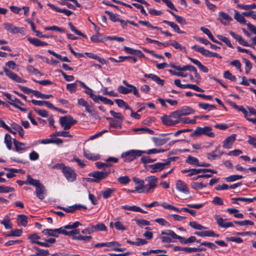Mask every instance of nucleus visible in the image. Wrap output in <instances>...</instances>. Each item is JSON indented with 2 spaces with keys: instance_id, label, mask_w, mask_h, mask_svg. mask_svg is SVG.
<instances>
[{
  "instance_id": "1",
  "label": "nucleus",
  "mask_w": 256,
  "mask_h": 256,
  "mask_svg": "<svg viewBox=\"0 0 256 256\" xmlns=\"http://www.w3.org/2000/svg\"><path fill=\"white\" fill-rule=\"evenodd\" d=\"M52 168L62 170L63 174L68 182H72L76 180V174L72 168L66 166L62 163L56 164Z\"/></svg>"
},
{
  "instance_id": "2",
  "label": "nucleus",
  "mask_w": 256,
  "mask_h": 256,
  "mask_svg": "<svg viewBox=\"0 0 256 256\" xmlns=\"http://www.w3.org/2000/svg\"><path fill=\"white\" fill-rule=\"evenodd\" d=\"M110 170H104L102 171H95L92 172L88 174L92 178H87L86 180L88 182H98L106 178V177L110 174Z\"/></svg>"
},
{
  "instance_id": "3",
  "label": "nucleus",
  "mask_w": 256,
  "mask_h": 256,
  "mask_svg": "<svg viewBox=\"0 0 256 256\" xmlns=\"http://www.w3.org/2000/svg\"><path fill=\"white\" fill-rule=\"evenodd\" d=\"M143 154V150H130L122 153L121 157L124 159V162H130L140 156Z\"/></svg>"
},
{
  "instance_id": "4",
  "label": "nucleus",
  "mask_w": 256,
  "mask_h": 256,
  "mask_svg": "<svg viewBox=\"0 0 256 256\" xmlns=\"http://www.w3.org/2000/svg\"><path fill=\"white\" fill-rule=\"evenodd\" d=\"M202 134L210 138H214V134L212 132V128L210 126H206L204 128L199 126L197 127L191 136H199Z\"/></svg>"
},
{
  "instance_id": "5",
  "label": "nucleus",
  "mask_w": 256,
  "mask_h": 256,
  "mask_svg": "<svg viewBox=\"0 0 256 256\" xmlns=\"http://www.w3.org/2000/svg\"><path fill=\"white\" fill-rule=\"evenodd\" d=\"M76 122V120H74L70 115L64 116L60 118V123L64 130H69L72 125Z\"/></svg>"
},
{
  "instance_id": "6",
  "label": "nucleus",
  "mask_w": 256,
  "mask_h": 256,
  "mask_svg": "<svg viewBox=\"0 0 256 256\" xmlns=\"http://www.w3.org/2000/svg\"><path fill=\"white\" fill-rule=\"evenodd\" d=\"M144 181L148 182L144 186V191L146 193L152 190L157 186L158 178L155 176H147L145 178Z\"/></svg>"
},
{
  "instance_id": "7",
  "label": "nucleus",
  "mask_w": 256,
  "mask_h": 256,
  "mask_svg": "<svg viewBox=\"0 0 256 256\" xmlns=\"http://www.w3.org/2000/svg\"><path fill=\"white\" fill-rule=\"evenodd\" d=\"M170 160H167L164 162H157L154 164L149 165L148 167L152 169L150 172L154 173L164 169L166 166L170 164Z\"/></svg>"
},
{
  "instance_id": "8",
  "label": "nucleus",
  "mask_w": 256,
  "mask_h": 256,
  "mask_svg": "<svg viewBox=\"0 0 256 256\" xmlns=\"http://www.w3.org/2000/svg\"><path fill=\"white\" fill-rule=\"evenodd\" d=\"M3 70L6 74L12 80L17 82H25L26 81L20 78L18 74L12 72L6 67L3 68Z\"/></svg>"
},
{
  "instance_id": "9",
  "label": "nucleus",
  "mask_w": 256,
  "mask_h": 256,
  "mask_svg": "<svg viewBox=\"0 0 256 256\" xmlns=\"http://www.w3.org/2000/svg\"><path fill=\"white\" fill-rule=\"evenodd\" d=\"M162 234L170 236L174 239L178 240L182 244H186V240L184 238L177 235L173 230H168L165 231H162Z\"/></svg>"
},
{
  "instance_id": "10",
  "label": "nucleus",
  "mask_w": 256,
  "mask_h": 256,
  "mask_svg": "<svg viewBox=\"0 0 256 256\" xmlns=\"http://www.w3.org/2000/svg\"><path fill=\"white\" fill-rule=\"evenodd\" d=\"M4 28L8 32L12 34L22 33L24 32L23 28H20L13 25L12 24L8 22H6L4 24Z\"/></svg>"
},
{
  "instance_id": "11",
  "label": "nucleus",
  "mask_w": 256,
  "mask_h": 256,
  "mask_svg": "<svg viewBox=\"0 0 256 256\" xmlns=\"http://www.w3.org/2000/svg\"><path fill=\"white\" fill-rule=\"evenodd\" d=\"M28 238L30 242L33 244H36L40 246L50 247V245L48 242H43L38 241L40 238L36 233L32 234L28 236Z\"/></svg>"
},
{
  "instance_id": "12",
  "label": "nucleus",
  "mask_w": 256,
  "mask_h": 256,
  "mask_svg": "<svg viewBox=\"0 0 256 256\" xmlns=\"http://www.w3.org/2000/svg\"><path fill=\"white\" fill-rule=\"evenodd\" d=\"M219 18L218 20L220 21L224 26H227L232 20V18L227 14L223 12H218Z\"/></svg>"
},
{
  "instance_id": "13",
  "label": "nucleus",
  "mask_w": 256,
  "mask_h": 256,
  "mask_svg": "<svg viewBox=\"0 0 256 256\" xmlns=\"http://www.w3.org/2000/svg\"><path fill=\"white\" fill-rule=\"evenodd\" d=\"M214 218L218 224L221 228H227L234 226V224L232 222H224V220L218 215L214 216Z\"/></svg>"
},
{
  "instance_id": "14",
  "label": "nucleus",
  "mask_w": 256,
  "mask_h": 256,
  "mask_svg": "<svg viewBox=\"0 0 256 256\" xmlns=\"http://www.w3.org/2000/svg\"><path fill=\"white\" fill-rule=\"evenodd\" d=\"M176 188L178 191L184 194H189L190 193L186 184L180 180L176 182Z\"/></svg>"
},
{
  "instance_id": "15",
  "label": "nucleus",
  "mask_w": 256,
  "mask_h": 256,
  "mask_svg": "<svg viewBox=\"0 0 256 256\" xmlns=\"http://www.w3.org/2000/svg\"><path fill=\"white\" fill-rule=\"evenodd\" d=\"M8 102L13 106L16 108L18 109L22 112H26L27 111V109L24 108H22L20 106H18V104H20V106H24V104L22 102L18 99L16 98H12L10 102Z\"/></svg>"
},
{
  "instance_id": "16",
  "label": "nucleus",
  "mask_w": 256,
  "mask_h": 256,
  "mask_svg": "<svg viewBox=\"0 0 256 256\" xmlns=\"http://www.w3.org/2000/svg\"><path fill=\"white\" fill-rule=\"evenodd\" d=\"M46 190L44 185L41 184L36 188V196L41 200L44 199V195L46 194Z\"/></svg>"
},
{
  "instance_id": "17",
  "label": "nucleus",
  "mask_w": 256,
  "mask_h": 256,
  "mask_svg": "<svg viewBox=\"0 0 256 256\" xmlns=\"http://www.w3.org/2000/svg\"><path fill=\"white\" fill-rule=\"evenodd\" d=\"M230 106L234 108V109L238 110V111L241 112L244 115L246 119L248 121L249 119H252L251 118H249L248 116H249V112H248L247 110L242 106H238L236 104V103L234 102H231L230 103Z\"/></svg>"
},
{
  "instance_id": "18",
  "label": "nucleus",
  "mask_w": 256,
  "mask_h": 256,
  "mask_svg": "<svg viewBox=\"0 0 256 256\" xmlns=\"http://www.w3.org/2000/svg\"><path fill=\"white\" fill-rule=\"evenodd\" d=\"M236 139V134H232L228 136L223 142L222 146L226 148H231L232 144Z\"/></svg>"
},
{
  "instance_id": "19",
  "label": "nucleus",
  "mask_w": 256,
  "mask_h": 256,
  "mask_svg": "<svg viewBox=\"0 0 256 256\" xmlns=\"http://www.w3.org/2000/svg\"><path fill=\"white\" fill-rule=\"evenodd\" d=\"M170 66L172 68H174V69H175L176 70H177L178 71L188 70L190 72H192V70H195V67L194 66H191V65H186V66H184L181 67L180 66H176L174 65V64H170Z\"/></svg>"
},
{
  "instance_id": "20",
  "label": "nucleus",
  "mask_w": 256,
  "mask_h": 256,
  "mask_svg": "<svg viewBox=\"0 0 256 256\" xmlns=\"http://www.w3.org/2000/svg\"><path fill=\"white\" fill-rule=\"evenodd\" d=\"M47 5L56 12L64 13L67 16H70L72 14V12L70 10L66 9H60L50 3H48Z\"/></svg>"
},
{
  "instance_id": "21",
  "label": "nucleus",
  "mask_w": 256,
  "mask_h": 256,
  "mask_svg": "<svg viewBox=\"0 0 256 256\" xmlns=\"http://www.w3.org/2000/svg\"><path fill=\"white\" fill-rule=\"evenodd\" d=\"M188 59L190 60V62H192L193 64H196V66H198V68L202 72H206V73L208 72V68L206 66L202 65V63L200 62H199L198 60H196L193 58H190V57H188Z\"/></svg>"
},
{
  "instance_id": "22",
  "label": "nucleus",
  "mask_w": 256,
  "mask_h": 256,
  "mask_svg": "<svg viewBox=\"0 0 256 256\" xmlns=\"http://www.w3.org/2000/svg\"><path fill=\"white\" fill-rule=\"evenodd\" d=\"M83 154L84 157L89 160L96 161L100 158V156L99 154H94L86 152L84 149L83 150Z\"/></svg>"
},
{
  "instance_id": "23",
  "label": "nucleus",
  "mask_w": 256,
  "mask_h": 256,
  "mask_svg": "<svg viewBox=\"0 0 256 256\" xmlns=\"http://www.w3.org/2000/svg\"><path fill=\"white\" fill-rule=\"evenodd\" d=\"M122 208L134 212H138L146 214L147 212L141 208L136 206H122Z\"/></svg>"
},
{
  "instance_id": "24",
  "label": "nucleus",
  "mask_w": 256,
  "mask_h": 256,
  "mask_svg": "<svg viewBox=\"0 0 256 256\" xmlns=\"http://www.w3.org/2000/svg\"><path fill=\"white\" fill-rule=\"evenodd\" d=\"M28 217L26 216L21 214L18 216V224H21L24 227H26L28 224Z\"/></svg>"
},
{
  "instance_id": "25",
  "label": "nucleus",
  "mask_w": 256,
  "mask_h": 256,
  "mask_svg": "<svg viewBox=\"0 0 256 256\" xmlns=\"http://www.w3.org/2000/svg\"><path fill=\"white\" fill-rule=\"evenodd\" d=\"M13 141L15 150L16 152H20L26 149V144L20 142L16 139H14Z\"/></svg>"
},
{
  "instance_id": "26",
  "label": "nucleus",
  "mask_w": 256,
  "mask_h": 256,
  "mask_svg": "<svg viewBox=\"0 0 256 256\" xmlns=\"http://www.w3.org/2000/svg\"><path fill=\"white\" fill-rule=\"evenodd\" d=\"M28 40L30 42L36 46H47L48 44L42 42L36 38H28Z\"/></svg>"
},
{
  "instance_id": "27",
  "label": "nucleus",
  "mask_w": 256,
  "mask_h": 256,
  "mask_svg": "<svg viewBox=\"0 0 256 256\" xmlns=\"http://www.w3.org/2000/svg\"><path fill=\"white\" fill-rule=\"evenodd\" d=\"M106 119L110 120V127L114 128H121L122 122L114 120L111 118H106Z\"/></svg>"
},
{
  "instance_id": "28",
  "label": "nucleus",
  "mask_w": 256,
  "mask_h": 256,
  "mask_svg": "<svg viewBox=\"0 0 256 256\" xmlns=\"http://www.w3.org/2000/svg\"><path fill=\"white\" fill-rule=\"evenodd\" d=\"M162 22L164 24H167L168 25L170 26L172 28H173V30L175 32H177L178 34H184V32L181 31L180 30L178 26L176 24H175L174 22H170V21H168V20H163Z\"/></svg>"
},
{
  "instance_id": "29",
  "label": "nucleus",
  "mask_w": 256,
  "mask_h": 256,
  "mask_svg": "<svg viewBox=\"0 0 256 256\" xmlns=\"http://www.w3.org/2000/svg\"><path fill=\"white\" fill-rule=\"evenodd\" d=\"M182 116H187L190 114H194L195 110L190 107L185 106L179 110Z\"/></svg>"
},
{
  "instance_id": "30",
  "label": "nucleus",
  "mask_w": 256,
  "mask_h": 256,
  "mask_svg": "<svg viewBox=\"0 0 256 256\" xmlns=\"http://www.w3.org/2000/svg\"><path fill=\"white\" fill-rule=\"evenodd\" d=\"M152 140L156 146H160L164 144L168 140V138H160L153 137Z\"/></svg>"
},
{
  "instance_id": "31",
  "label": "nucleus",
  "mask_w": 256,
  "mask_h": 256,
  "mask_svg": "<svg viewBox=\"0 0 256 256\" xmlns=\"http://www.w3.org/2000/svg\"><path fill=\"white\" fill-rule=\"evenodd\" d=\"M27 184L34 186L36 188L40 186L42 184L39 180L32 178L30 174L27 176Z\"/></svg>"
},
{
  "instance_id": "32",
  "label": "nucleus",
  "mask_w": 256,
  "mask_h": 256,
  "mask_svg": "<svg viewBox=\"0 0 256 256\" xmlns=\"http://www.w3.org/2000/svg\"><path fill=\"white\" fill-rule=\"evenodd\" d=\"M80 206H77L76 204L72 206H69L68 208H64L62 206H58L57 208H60L61 210H62L64 212H70V213H73L76 210L78 209V207Z\"/></svg>"
},
{
  "instance_id": "33",
  "label": "nucleus",
  "mask_w": 256,
  "mask_h": 256,
  "mask_svg": "<svg viewBox=\"0 0 256 256\" xmlns=\"http://www.w3.org/2000/svg\"><path fill=\"white\" fill-rule=\"evenodd\" d=\"M207 184L206 183L193 182L192 183V188L194 190H198L204 188L206 186Z\"/></svg>"
},
{
  "instance_id": "34",
  "label": "nucleus",
  "mask_w": 256,
  "mask_h": 256,
  "mask_svg": "<svg viewBox=\"0 0 256 256\" xmlns=\"http://www.w3.org/2000/svg\"><path fill=\"white\" fill-rule=\"evenodd\" d=\"M234 18L242 24H246V20L244 18L243 14H240L238 12L235 10V14L234 16Z\"/></svg>"
},
{
  "instance_id": "35",
  "label": "nucleus",
  "mask_w": 256,
  "mask_h": 256,
  "mask_svg": "<svg viewBox=\"0 0 256 256\" xmlns=\"http://www.w3.org/2000/svg\"><path fill=\"white\" fill-rule=\"evenodd\" d=\"M94 232L97 231H106L107 230L106 226L103 223H98L96 226L92 225Z\"/></svg>"
},
{
  "instance_id": "36",
  "label": "nucleus",
  "mask_w": 256,
  "mask_h": 256,
  "mask_svg": "<svg viewBox=\"0 0 256 256\" xmlns=\"http://www.w3.org/2000/svg\"><path fill=\"white\" fill-rule=\"evenodd\" d=\"M139 184L138 186H136L134 188V190H131V192H138L139 193L144 192V181H139Z\"/></svg>"
},
{
  "instance_id": "37",
  "label": "nucleus",
  "mask_w": 256,
  "mask_h": 256,
  "mask_svg": "<svg viewBox=\"0 0 256 256\" xmlns=\"http://www.w3.org/2000/svg\"><path fill=\"white\" fill-rule=\"evenodd\" d=\"M227 212H228L230 214H234V216L236 218H244V215L241 213H238V210L234 208H228L227 209Z\"/></svg>"
},
{
  "instance_id": "38",
  "label": "nucleus",
  "mask_w": 256,
  "mask_h": 256,
  "mask_svg": "<svg viewBox=\"0 0 256 256\" xmlns=\"http://www.w3.org/2000/svg\"><path fill=\"white\" fill-rule=\"evenodd\" d=\"M173 247L174 251L182 250L189 253L194 252V248L180 247L178 246H174Z\"/></svg>"
},
{
  "instance_id": "39",
  "label": "nucleus",
  "mask_w": 256,
  "mask_h": 256,
  "mask_svg": "<svg viewBox=\"0 0 256 256\" xmlns=\"http://www.w3.org/2000/svg\"><path fill=\"white\" fill-rule=\"evenodd\" d=\"M186 162L190 164H194L196 166H198L199 162L197 158L192 156H188L187 160H186Z\"/></svg>"
},
{
  "instance_id": "40",
  "label": "nucleus",
  "mask_w": 256,
  "mask_h": 256,
  "mask_svg": "<svg viewBox=\"0 0 256 256\" xmlns=\"http://www.w3.org/2000/svg\"><path fill=\"white\" fill-rule=\"evenodd\" d=\"M0 223L4 225V228L6 229L12 228V224L10 223V220L8 216H6Z\"/></svg>"
},
{
  "instance_id": "41",
  "label": "nucleus",
  "mask_w": 256,
  "mask_h": 256,
  "mask_svg": "<svg viewBox=\"0 0 256 256\" xmlns=\"http://www.w3.org/2000/svg\"><path fill=\"white\" fill-rule=\"evenodd\" d=\"M132 88H130L124 87L122 86H120L118 88V92L122 94H127L132 92Z\"/></svg>"
},
{
  "instance_id": "42",
  "label": "nucleus",
  "mask_w": 256,
  "mask_h": 256,
  "mask_svg": "<svg viewBox=\"0 0 256 256\" xmlns=\"http://www.w3.org/2000/svg\"><path fill=\"white\" fill-rule=\"evenodd\" d=\"M110 113L114 118L118 119L117 120L122 122L124 117L121 113L115 112L112 110H110Z\"/></svg>"
},
{
  "instance_id": "43",
  "label": "nucleus",
  "mask_w": 256,
  "mask_h": 256,
  "mask_svg": "<svg viewBox=\"0 0 256 256\" xmlns=\"http://www.w3.org/2000/svg\"><path fill=\"white\" fill-rule=\"evenodd\" d=\"M206 168H192V172L189 173L187 176H191L194 175H196L201 172H206Z\"/></svg>"
},
{
  "instance_id": "44",
  "label": "nucleus",
  "mask_w": 256,
  "mask_h": 256,
  "mask_svg": "<svg viewBox=\"0 0 256 256\" xmlns=\"http://www.w3.org/2000/svg\"><path fill=\"white\" fill-rule=\"evenodd\" d=\"M170 116H164L162 118V122L166 126H172V120L170 118Z\"/></svg>"
},
{
  "instance_id": "45",
  "label": "nucleus",
  "mask_w": 256,
  "mask_h": 256,
  "mask_svg": "<svg viewBox=\"0 0 256 256\" xmlns=\"http://www.w3.org/2000/svg\"><path fill=\"white\" fill-rule=\"evenodd\" d=\"M243 176L242 175H232L226 178L225 180L228 182H232L238 180L242 179Z\"/></svg>"
},
{
  "instance_id": "46",
  "label": "nucleus",
  "mask_w": 256,
  "mask_h": 256,
  "mask_svg": "<svg viewBox=\"0 0 256 256\" xmlns=\"http://www.w3.org/2000/svg\"><path fill=\"white\" fill-rule=\"evenodd\" d=\"M198 106L201 108H202L205 110H210L212 109H215L216 106L212 104H210L206 103H199Z\"/></svg>"
},
{
  "instance_id": "47",
  "label": "nucleus",
  "mask_w": 256,
  "mask_h": 256,
  "mask_svg": "<svg viewBox=\"0 0 256 256\" xmlns=\"http://www.w3.org/2000/svg\"><path fill=\"white\" fill-rule=\"evenodd\" d=\"M73 239L76 240H84V242H88L92 239V237L90 236H82V235H79L78 236H74Z\"/></svg>"
},
{
  "instance_id": "48",
  "label": "nucleus",
  "mask_w": 256,
  "mask_h": 256,
  "mask_svg": "<svg viewBox=\"0 0 256 256\" xmlns=\"http://www.w3.org/2000/svg\"><path fill=\"white\" fill-rule=\"evenodd\" d=\"M77 86L78 85L76 82L74 83L68 84L66 88L71 94H72L76 91Z\"/></svg>"
},
{
  "instance_id": "49",
  "label": "nucleus",
  "mask_w": 256,
  "mask_h": 256,
  "mask_svg": "<svg viewBox=\"0 0 256 256\" xmlns=\"http://www.w3.org/2000/svg\"><path fill=\"white\" fill-rule=\"evenodd\" d=\"M4 142L8 150L12 149V138L9 134H6L4 136Z\"/></svg>"
},
{
  "instance_id": "50",
  "label": "nucleus",
  "mask_w": 256,
  "mask_h": 256,
  "mask_svg": "<svg viewBox=\"0 0 256 256\" xmlns=\"http://www.w3.org/2000/svg\"><path fill=\"white\" fill-rule=\"evenodd\" d=\"M224 78L232 82L236 80V76L232 75L228 70H226L224 72Z\"/></svg>"
},
{
  "instance_id": "51",
  "label": "nucleus",
  "mask_w": 256,
  "mask_h": 256,
  "mask_svg": "<svg viewBox=\"0 0 256 256\" xmlns=\"http://www.w3.org/2000/svg\"><path fill=\"white\" fill-rule=\"evenodd\" d=\"M34 110L40 116L44 118H47L48 116V112L45 110H40L38 108H34Z\"/></svg>"
},
{
  "instance_id": "52",
  "label": "nucleus",
  "mask_w": 256,
  "mask_h": 256,
  "mask_svg": "<svg viewBox=\"0 0 256 256\" xmlns=\"http://www.w3.org/2000/svg\"><path fill=\"white\" fill-rule=\"evenodd\" d=\"M134 220L136 221V224L140 227H142L144 226H148L150 224V222L149 221L144 219L136 218Z\"/></svg>"
},
{
  "instance_id": "53",
  "label": "nucleus",
  "mask_w": 256,
  "mask_h": 256,
  "mask_svg": "<svg viewBox=\"0 0 256 256\" xmlns=\"http://www.w3.org/2000/svg\"><path fill=\"white\" fill-rule=\"evenodd\" d=\"M43 234L47 236H52L58 237V234H56L54 230L52 229H46L42 231Z\"/></svg>"
},
{
  "instance_id": "54",
  "label": "nucleus",
  "mask_w": 256,
  "mask_h": 256,
  "mask_svg": "<svg viewBox=\"0 0 256 256\" xmlns=\"http://www.w3.org/2000/svg\"><path fill=\"white\" fill-rule=\"evenodd\" d=\"M105 12L108 14L109 16L110 19L112 22H118L120 20L118 16L110 11L106 10Z\"/></svg>"
},
{
  "instance_id": "55",
  "label": "nucleus",
  "mask_w": 256,
  "mask_h": 256,
  "mask_svg": "<svg viewBox=\"0 0 256 256\" xmlns=\"http://www.w3.org/2000/svg\"><path fill=\"white\" fill-rule=\"evenodd\" d=\"M238 6L242 9L248 10L251 9L256 8V4H254L250 5L238 4Z\"/></svg>"
},
{
  "instance_id": "56",
  "label": "nucleus",
  "mask_w": 256,
  "mask_h": 256,
  "mask_svg": "<svg viewBox=\"0 0 256 256\" xmlns=\"http://www.w3.org/2000/svg\"><path fill=\"white\" fill-rule=\"evenodd\" d=\"M217 37L219 40L224 42L228 47L231 48H232L230 40L227 38L221 35H218Z\"/></svg>"
},
{
  "instance_id": "57",
  "label": "nucleus",
  "mask_w": 256,
  "mask_h": 256,
  "mask_svg": "<svg viewBox=\"0 0 256 256\" xmlns=\"http://www.w3.org/2000/svg\"><path fill=\"white\" fill-rule=\"evenodd\" d=\"M189 225L194 228L198 230H201L206 228H204L201 224H198L196 222H189Z\"/></svg>"
},
{
  "instance_id": "58",
  "label": "nucleus",
  "mask_w": 256,
  "mask_h": 256,
  "mask_svg": "<svg viewBox=\"0 0 256 256\" xmlns=\"http://www.w3.org/2000/svg\"><path fill=\"white\" fill-rule=\"evenodd\" d=\"M236 224L240 225V226H246V225H250V226H253L254 222L250 220H244L242 221H236L234 220V222Z\"/></svg>"
},
{
  "instance_id": "59",
  "label": "nucleus",
  "mask_w": 256,
  "mask_h": 256,
  "mask_svg": "<svg viewBox=\"0 0 256 256\" xmlns=\"http://www.w3.org/2000/svg\"><path fill=\"white\" fill-rule=\"evenodd\" d=\"M192 88L198 92H204V90L202 89L196 85L194 84H186L185 88Z\"/></svg>"
},
{
  "instance_id": "60",
  "label": "nucleus",
  "mask_w": 256,
  "mask_h": 256,
  "mask_svg": "<svg viewBox=\"0 0 256 256\" xmlns=\"http://www.w3.org/2000/svg\"><path fill=\"white\" fill-rule=\"evenodd\" d=\"M115 191L114 189L107 188L106 190L102 192V195L104 198L110 197L112 192Z\"/></svg>"
},
{
  "instance_id": "61",
  "label": "nucleus",
  "mask_w": 256,
  "mask_h": 256,
  "mask_svg": "<svg viewBox=\"0 0 256 256\" xmlns=\"http://www.w3.org/2000/svg\"><path fill=\"white\" fill-rule=\"evenodd\" d=\"M160 237V239L162 240V242H174V240H173L174 238H172L171 236L169 237L167 235H162Z\"/></svg>"
},
{
  "instance_id": "62",
  "label": "nucleus",
  "mask_w": 256,
  "mask_h": 256,
  "mask_svg": "<svg viewBox=\"0 0 256 256\" xmlns=\"http://www.w3.org/2000/svg\"><path fill=\"white\" fill-rule=\"evenodd\" d=\"M58 72L61 73V74H62L64 78L66 81L70 82L74 80V76H73L66 75V74L61 70H58Z\"/></svg>"
},
{
  "instance_id": "63",
  "label": "nucleus",
  "mask_w": 256,
  "mask_h": 256,
  "mask_svg": "<svg viewBox=\"0 0 256 256\" xmlns=\"http://www.w3.org/2000/svg\"><path fill=\"white\" fill-rule=\"evenodd\" d=\"M54 135L68 138H72V136L68 131L56 132H55Z\"/></svg>"
},
{
  "instance_id": "64",
  "label": "nucleus",
  "mask_w": 256,
  "mask_h": 256,
  "mask_svg": "<svg viewBox=\"0 0 256 256\" xmlns=\"http://www.w3.org/2000/svg\"><path fill=\"white\" fill-rule=\"evenodd\" d=\"M14 190L13 188L6 186H0V192H10Z\"/></svg>"
}]
</instances>
